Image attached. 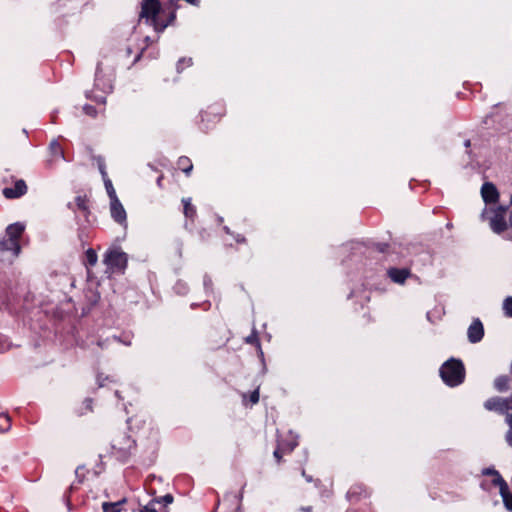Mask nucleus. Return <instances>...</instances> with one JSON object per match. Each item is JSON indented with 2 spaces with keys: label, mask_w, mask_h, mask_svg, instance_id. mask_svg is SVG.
Wrapping results in <instances>:
<instances>
[{
  "label": "nucleus",
  "mask_w": 512,
  "mask_h": 512,
  "mask_svg": "<svg viewBox=\"0 0 512 512\" xmlns=\"http://www.w3.org/2000/svg\"><path fill=\"white\" fill-rule=\"evenodd\" d=\"M49 147H50V150H51L52 154L55 157H61V158L64 157V151H63V148L61 147V145L59 144V142L52 141L50 143Z\"/></svg>",
  "instance_id": "nucleus-34"
},
{
  "label": "nucleus",
  "mask_w": 512,
  "mask_h": 512,
  "mask_svg": "<svg viewBox=\"0 0 512 512\" xmlns=\"http://www.w3.org/2000/svg\"><path fill=\"white\" fill-rule=\"evenodd\" d=\"M223 231L228 234V235H232L233 236V233L232 231L230 230V228L228 226H223Z\"/></svg>",
  "instance_id": "nucleus-51"
},
{
  "label": "nucleus",
  "mask_w": 512,
  "mask_h": 512,
  "mask_svg": "<svg viewBox=\"0 0 512 512\" xmlns=\"http://www.w3.org/2000/svg\"><path fill=\"white\" fill-rule=\"evenodd\" d=\"M98 256L96 253V250L93 248H89L85 251L84 258H83V264L89 268L93 267L97 264Z\"/></svg>",
  "instance_id": "nucleus-27"
},
{
  "label": "nucleus",
  "mask_w": 512,
  "mask_h": 512,
  "mask_svg": "<svg viewBox=\"0 0 512 512\" xmlns=\"http://www.w3.org/2000/svg\"><path fill=\"white\" fill-rule=\"evenodd\" d=\"M464 145H465V147H469V146H470V140H466V141L464 142Z\"/></svg>",
  "instance_id": "nucleus-55"
},
{
  "label": "nucleus",
  "mask_w": 512,
  "mask_h": 512,
  "mask_svg": "<svg viewBox=\"0 0 512 512\" xmlns=\"http://www.w3.org/2000/svg\"><path fill=\"white\" fill-rule=\"evenodd\" d=\"M503 311L508 317H512V296H509L503 301Z\"/></svg>",
  "instance_id": "nucleus-36"
},
{
  "label": "nucleus",
  "mask_w": 512,
  "mask_h": 512,
  "mask_svg": "<svg viewBox=\"0 0 512 512\" xmlns=\"http://www.w3.org/2000/svg\"><path fill=\"white\" fill-rule=\"evenodd\" d=\"M507 207L499 206L497 209L491 210L493 216L490 218V228L494 233L500 234L508 227L505 216Z\"/></svg>",
  "instance_id": "nucleus-11"
},
{
  "label": "nucleus",
  "mask_w": 512,
  "mask_h": 512,
  "mask_svg": "<svg viewBox=\"0 0 512 512\" xmlns=\"http://www.w3.org/2000/svg\"><path fill=\"white\" fill-rule=\"evenodd\" d=\"M224 115V108L220 104H213L202 110L197 121L198 128L207 133L214 129Z\"/></svg>",
  "instance_id": "nucleus-7"
},
{
  "label": "nucleus",
  "mask_w": 512,
  "mask_h": 512,
  "mask_svg": "<svg viewBox=\"0 0 512 512\" xmlns=\"http://www.w3.org/2000/svg\"><path fill=\"white\" fill-rule=\"evenodd\" d=\"M484 407L489 411H497L506 416V423L512 418V401L500 397H493L484 403Z\"/></svg>",
  "instance_id": "nucleus-8"
},
{
  "label": "nucleus",
  "mask_w": 512,
  "mask_h": 512,
  "mask_svg": "<svg viewBox=\"0 0 512 512\" xmlns=\"http://www.w3.org/2000/svg\"><path fill=\"white\" fill-rule=\"evenodd\" d=\"M107 194L110 198V201L114 200L115 198H118L116 195V191L113 187L112 181L109 178L103 179Z\"/></svg>",
  "instance_id": "nucleus-33"
},
{
  "label": "nucleus",
  "mask_w": 512,
  "mask_h": 512,
  "mask_svg": "<svg viewBox=\"0 0 512 512\" xmlns=\"http://www.w3.org/2000/svg\"><path fill=\"white\" fill-rule=\"evenodd\" d=\"M494 471H495L494 469H490V468H488V469H485V470L483 471V473H484V474H486V475H492V476H493V480H494V479H495V473H494Z\"/></svg>",
  "instance_id": "nucleus-49"
},
{
  "label": "nucleus",
  "mask_w": 512,
  "mask_h": 512,
  "mask_svg": "<svg viewBox=\"0 0 512 512\" xmlns=\"http://www.w3.org/2000/svg\"><path fill=\"white\" fill-rule=\"evenodd\" d=\"M132 53V49L130 47L127 48V55H130Z\"/></svg>",
  "instance_id": "nucleus-57"
},
{
  "label": "nucleus",
  "mask_w": 512,
  "mask_h": 512,
  "mask_svg": "<svg viewBox=\"0 0 512 512\" xmlns=\"http://www.w3.org/2000/svg\"><path fill=\"white\" fill-rule=\"evenodd\" d=\"M110 212L111 217L115 222H117L120 225H127V214L118 198H115L114 200L110 201Z\"/></svg>",
  "instance_id": "nucleus-16"
},
{
  "label": "nucleus",
  "mask_w": 512,
  "mask_h": 512,
  "mask_svg": "<svg viewBox=\"0 0 512 512\" xmlns=\"http://www.w3.org/2000/svg\"><path fill=\"white\" fill-rule=\"evenodd\" d=\"M28 191L26 182L23 179H18L14 183V187H5L2 194L6 199H18L24 196Z\"/></svg>",
  "instance_id": "nucleus-14"
},
{
  "label": "nucleus",
  "mask_w": 512,
  "mask_h": 512,
  "mask_svg": "<svg viewBox=\"0 0 512 512\" xmlns=\"http://www.w3.org/2000/svg\"><path fill=\"white\" fill-rule=\"evenodd\" d=\"M94 159L97 162V166H98L99 172L102 176V179L109 178L107 171H106V164H105L104 157L99 155V156L94 157Z\"/></svg>",
  "instance_id": "nucleus-31"
},
{
  "label": "nucleus",
  "mask_w": 512,
  "mask_h": 512,
  "mask_svg": "<svg viewBox=\"0 0 512 512\" xmlns=\"http://www.w3.org/2000/svg\"><path fill=\"white\" fill-rule=\"evenodd\" d=\"M439 373L443 382L450 387L462 384L465 379L464 365L460 359L456 358H450L444 362Z\"/></svg>",
  "instance_id": "nucleus-5"
},
{
  "label": "nucleus",
  "mask_w": 512,
  "mask_h": 512,
  "mask_svg": "<svg viewBox=\"0 0 512 512\" xmlns=\"http://www.w3.org/2000/svg\"><path fill=\"white\" fill-rule=\"evenodd\" d=\"M509 378L507 376H499L494 381V387L500 391H506L508 389Z\"/></svg>",
  "instance_id": "nucleus-30"
},
{
  "label": "nucleus",
  "mask_w": 512,
  "mask_h": 512,
  "mask_svg": "<svg viewBox=\"0 0 512 512\" xmlns=\"http://www.w3.org/2000/svg\"><path fill=\"white\" fill-rule=\"evenodd\" d=\"M150 41H151V40H150V37H149V36H146V37H145V42L147 43V45L150 43Z\"/></svg>",
  "instance_id": "nucleus-54"
},
{
  "label": "nucleus",
  "mask_w": 512,
  "mask_h": 512,
  "mask_svg": "<svg viewBox=\"0 0 512 512\" xmlns=\"http://www.w3.org/2000/svg\"><path fill=\"white\" fill-rule=\"evenodd\" d=\"M427 318L430 321V312L427 313Z\"/></svg>",
  "instance_id": "nucleus-61"
},
{
  "label": "nucleus",
  "mask_w": 512,
  "mask_h": 512,
  "mask_svg": "<svg viewBox=\"0 0 512 512\" xmlns=\"http://www.w3.org/2000/svg\"><path fill=\"white\" fill-rule=\"evenodd\" d=\"M90 234L91 229L89 226L84 225L78 228L77 236L83 248L89 243V239L91 238Z\"/></svg>",
  "instance_id": "nucleus-28"
},
{
  "label": "nucleus",
  "mask_w": 512,
  "mask_h": 512,
  "mask_svg": "<svg viewBox=\"0 0 512 512\" xmlns=\"http://www.w3.org/2000/svg\"><path fill=\"white\" fill-rule=\"evenodd\" d=\"M259 398H260L259 388L250 392L249 395H247L246 393L242 394L243 404L245 406L248 405V402L250 403V405L257 404L259 402Z\"/></svg>",
  "instance_id": "nucleus-29"
},
{
  "label": "nucleus",
  "mask_w": 512,
  "mask_h": 512,
  "mask_svg": "<svg viewBox=\"0 0 512 512\" xmlns=\"http://www.w3.org/2000/svg\"><path fill=\"white\" fill-rule=\"evenodd\" d=\"M87 470L84 466H78L75 470L76 482L72 483L69 487V493L71 494L74 490L78 489L86 477Z\"/></svg>",
  "instance_id": "nucleus-24"
},
{
  "label": "nucleus",
  "mask_w": 512,
  "mask_h": 512,
  "mask_svg": "<svg viewBox=\"0 0 512 512\" xmlns=\"http://www.w3.org/2000/svg\"><path fill=\"white\" fill-rule=\"evenodd\" d=\"M75 208L72 206V203L68 204V207L72 210H78L82 213L85 220L89 223L88 217L91 214L90 207H89V199L87 195H78L75 197Z\"/></svg>",
  "instance_id": "nucleus-19"
},
{
  "label": "nucleus",
  "mask_w": 512,
  "mask_h": 512,
  "mask_svg": "<svg viewBox=\"0 0 512 512\" xmlns=\"http://www.w3.org/2000/svg\"><path fill=\"white\" fill-rule=\"evenodd\" d=\"M11 251L14 254V247L9 243L6 237L0 238V253Z\"/></svg>",
  "instance_id": "nucleus-38"
},
{
  "label": "nucleus",
  "mask_w": 512,
  "mask_h": 512,
  "mask_svg": "<svg viewBox=\"0 0 512 512\" xmlns=\"http://www.w3.org/2000/svg\"><path fill=\"white\" fill-rule=\"evenodd\" d=\"M354 297H357V292H356L355 290H352V291L349 293L348 298H349V299H352V298H354Z\"/></svg>",
  "instance_id": "nucleus-52"
},
{
  "label": "nucleus",
  "mask_w": 512,
  "mask_h": 512,
  "mask_svg": "<svg viewBox=\"0 0 512 512\" xmlns=\"http://www.w3.org/2000/svg\"><path fill=\"white\" fill-rule=\"evenodd\" d=\"M300 510L303 512H312L313 508H312V506H306V507H301Z\"/></svg>",
  "instance_id": "nucleus-50"
},
{
  "label": "nucleus",
  "mask_w": 512,
  "mask_h": 512,
  "mask_svg": "<svg viewBox=\"0 0 512 512\" xmlns=\"http://www.w3.org/2000/svg\"><path fill=\"white\" fill-rule=\"evenodd\" d=\"M217 222L218 224H221L223 222V218L221 216H217Z\"/></svg>",
  "instance_id": "nucleus-53"
},
{
  "label": "nucleus",
  "mask_w": 512,
  "mask_h": 512,
  "mask_svg": "<svg viewBox=\"0 0 512 512\" xmlns=\"http://www.w3.org/2000/svg\"><path fill=\"white\" fill-rule=\"evenodd\" d=\"M83 112L87 115V116H90L92 118H95L98 114V111L96 109L95 106L93 105H90V104H85L83 106Z\"/></svg>",
  "instance_id": "nucleus-39"
},
{
  "label": "nucleus",
  "mask_w": 512,
  "mask_h": 512,
  "mask_svg": "<svg viewBox=\"0 0 512 512\" xmlns=\"http://www.w3.org/2000/svg\"><path fill=\"white\" fill-rule=\"evenodd\" d=\"M274 458L276 459V462L280 464L282 462L283 456L285 455L281 449L276 447V449L273 452Z\"/></svg>",
  "instance_id": "nucleus-43"
},
{
  "label": "nucleus",
  "mask_w": 512,
  "mask_h": 512,
  "mask_svg": "<svg viewBox=\"0 0 512 512\" xmlns=\"http://www.w3.org/2000/svg\"><path fill=\"white\" fill-rule=\"evenodd\" d=\"M25 230V226L20 223L16 222L13 224H10L6 228V235L7 240L10 244H12V247H14V256H18L21 252V246H20V238Z\"/></svg>",
  "instance_id": "nucleus-10"
},
{
  "label": "nucleus",
  "mask_w": 512,
  "mask_h": 512,
  "mask_svg": "<svg viewBox=\"0 0 512 512\" xmlns=\"http://www.w3.org/2000/svg\"><path fill=\"white\" fill-rule=\"evenodd\" d=\"M83 403L85 405L86 410L92 411V403H93L92 398H90V397L85 398Z\"/></svg>",
  "instance_id": "nucleus-45"
},
{
  "label": "nucleus",
  "mask_w": 512,
  "mask_h": 512,
  "mask_svg": "<svg viewBox=\"0 0 512 512\" xmlns=\"http://www.w3.org/2000/svg\"><path fill=\"white\" fill-rule=\"evenodd\" d=\"M180 5L177 0H142L140 3L139 21L151 26L156 33H162L176 21V13Z\"/></svg>",
  "instance_id": "nucleus-1"
},
{
  "label": "nucleus",
  "mask_w": 512,
  "mask_h": 512,
  "mask_svg": "<svg viewBox=\"0 0 512 512\" xmlns=\"http://www.w3.org/2000/svg\"><path fill=\"white\" fill-rule=\"evenodd\" d=\"M174 501V496L170 493L152 498L139 512H169L167 506Z\"/></svg>",
  "instance_id": "nucleus-9"
},
{
  "label": "nucleus",
  "mask_w": 512,
  "mask_h": 512,
  "mask_svg": "<svg viewBox=\"0 0 512 512\" xmlns=\"http://www.w3.org/2000/svg\"><path fill=\"white\" fill-rule=\"evenodd\" d=\"M301 475L305 478V480L307 482H314L315 486H318L321 484V480L320 479H313V477L311 475H308L305 471L304 468H302L301 470Z\"/></svg>",
  "instance_id": "nucleus-41"
},
{
  "label": "nucleus",
  "mask_w": 512,
  "mask_h": 512,
  "mask_svg": "<svg viewBox=\"0 0 512 512\" xmlns=\"http://www.w3.org/2000/svg\"><path fill=\"white\" fill-rule=\"evenodd\" d=\"M509 430L506 433V442L512 447V418L508 420Z\"/></svg>",
  "instance_id": "nucleus-42"
},
{
  "label": "nucleus",
  "mask_w": 512,
  "mask_h": 512,
  "mask_svg": "<svg viewBox=\"0 0 512 512\" xmlns=\"http://www.w3.org/2000/svg\"><path fill=\"white\" fill-rule=\"evenodd\" d=\"M363 298H364L365 300H369V296H367V295H364V296H363Z\"/></svg>",
  "instance_id": "nucleus-60"
},
{
  "label": "nucleus",
  "mask_w": 512,
  "mask_h": 512,
  "mask_svg": "<svg viewBox=\"0 0 512 512\" xmlns=\"http://www.w3.org/2000/svg\"><path fill=\"white\" fill-rule=\"evenodd\" d=\"M163 180H164V175L163 174H160L156 180V183H157V186L159 188H163Z\"/></svg>",
  "instance_id": "nucleus-47"
},
{
  "label": "nucleus",
  "mask_w": 512,
  "mask_h": 512,
  "mask_svg": "<svg viewBox=\"0 0 512 512\" xmlns=\"http://www.w3.org/2000/svg\"><path fill=\"white\" fill-rule=\"evenodd\" d=\"M481 195L485 203H495L499 198L496 186L490 182H486L482 185Z\"/></svg>",
  "instance_id": "nucleus-20"
},
{
  "label": "nucleus",
  "mask_w": 512,
  "mask_h": 512,
  "mask_svg": "<svg viewBox=\"0 0 512 512\" xmlns=\"http://www.w3.org/2000/svg\"><path fill=\"white\" fill-rule=\"evenodd\" d=\"M11 348V343L8 341L7 338H1L0 337V352H6Z\"/></svg>",
  "instance_id": "nucleus-40"
},
{
  "label": "nucleus",
  "mask_w": 512,
  "mask_h": 512,
  "mask_svg": "<svg viewBox=\"0 0 512 512\" xmlns=\"http://www.w3.org/2000/svg\"><path fill=\"white\" fill-rule=\"evenodd\" d=\"M298 446V437L291 432L285 437L277 438V446L284 454H290Z\"/></svg>",
  "instance_id": "nucleus-17"
},
{
  "label": "nucleus",
  "mask_w": 512,
  "mask_h": 512,
  "mask_svg": "<svg viewBox=\"0 0 512 512\" xmlns=\"http://www.w3.org/2000/svg\"><path fill=\"white\" fill-rule=\"evenodd\" d=\"M233 237H234L235 241L239 244H244L247 241L245 236H243L241 234H236V235L233 234Z\"/></svg>",
  "instance_id": "nucleus-46"
},
{
  "label": "nucleus",
  "mask_w": 512,
  "mask_h": 512,
  "mask_svg": "<svg viewBox=\"0 0 512 512\" xmlns=\"http://www.w3.org/2000/svg\"><path fill=\"white\" fill-rule=\"evenodd\" d=\"M488 211L487 210H484L483 213H482V218L484 219L487 215Z\"/></svg>",
  "instance_id": "nucleus-56"
},
{
  "label": "nucleus",
  "mask_w": 512,
  "mask_h": 512,
  "mask_svg": "<svg viewBox=\"0 0 512 512\" xmlns=\"http://www.w3.org/2000/svg\"><path fill=\"white\" fill-rule=\"evenodd\" d=\"M198 234H199L200 239L202 241L206 242L211 239V237L213 235V230H212V228H201L198 231Z\"/></svg>",
  "instance_id": "nucleus-37"
},
{
  "label": "nucleus",
  "mask_w": 512,
  "mask_h": 512,
  "mask_svg": "<svg viewBox=\"0 0 512 512\" xmlns=\"http://www.w3.org/2000/svg\"><path fill=\"white\" fill-rule=\"evenodd\" d=\"M128 430L132 432H138L141 429H145L147 426L148 437L145 449L141 456V463L145 466L153 465L158 457V451L160 446V433L158 429L151 427L150 423L138 415H134L127 419Z\"/></svg>",
  "instance_id": "nucleus-2"
},
{
  "label": "nucleus",
  "mask_w": 512,
  "mask_h": 512,
  "mask_svg": "<svg viewBox=\"0 0 512 512\" xmlns=\"http://www.w3.org/2000/svg\"><path fill=\"white\" fill-rule=\"evenodd\" d=\"M388 275L391 280L397 284H403L405 280L411 275L410 270L407 268H390Z\"/></svg>",
  "instance_id": "nucleus-21"
},
{
  "label": "nucleus",
  "mask_w": 512,
  "mask_h": 512,
  "mask_svg": "<svg viewBox=\"0 0 512 512\" xmlns=\"http://www.w3.org/2000/svg\"><path fill=\"white\" fill-rule=\"evenodd\" d=\"M99 296H95V300L93 301V304H96L98 302Z\"/></svg>",
  "instance_id": "nucleus-58"
},
{
  "label": "nucleus",
  "mask_w": 512,
  "mask_h": 512,
  "mask_svg": "<svg viewBox=\"0 0 512 512\" xmlns=\"http://www.w3.org/2000/svg\"><path fill=\"white\" fill-rule=\"evenodd\" d=\"M0 417L4 418V423L0 424V432L5 433L11 428V418L7 413H1Z\"/></svg>",
  "instance_id": "nucleus-35"
},
{
  "label": "nucleus",
  "mask_w": 512,
  "mask_h": 512,
  "mask_svg": "<svg viewBox=\"0 0 512 512\" xmlns=\"http://www.w3.org/2000/svg\"><path fill=\"white\" fill-rule=\"evenodd\" d=\"M106 380H108V376H105V377H104L102 373H99V374L97 375V382H98L99 387L104 386V382H105Z\"/></svg>",
  "instance_id": "nucleus-44"
},
{
  "label": "nucleus",
  "mask_w": 512,
  "mask_h": 512,
  "mask_svg": "<svg viewBox=\"0 0 512 512\" xmlns=\"http://www.w3.org/2000/svg\"><path fill=\"white\" fill-rule=\"evenodd\" d=\"M377 278H380V275H377ZM379 284L380 281L376 279V274L372 269L365 272L363 286L366 289H377Z\"/></svg>",
  "instance_id": "nucleus-23"
},
{
  "label": "nucleus",
  "mask_w": 512,
  "mask_h": 512,
  "mask_svg": "<svg viewBox=\"0 0 512 512\" xmlns=\"http://www.w3.org/2000/svg\"><path fill=\"white\" fill-rule=\"evenodd\" d=\"M484 336L483 324L479 319L473 320L467 330V337L469 342L478 343Z\"/></svg>",
  "instance_id": "nucleus-18"
},
{
  "label": "nucleus",
  "mask_w": 512,
  "mask_h": 512,
  "mask_svg": "<svg viewBox=\"0 0 512 512\" xmlns=\"http://www.w3.org/2000/svg\"><path fill=\"white\" fill-rule=\"evenodd\" d=\"M177 166L182 172L186 174V176H189L193 170L192 161L187 156L179 157L177 161Z\"/></svg>",
  "instance_id": "nucleus-26"
},
{
  "label": "nucleus",
  "mask_w": 512,
  "mask_h": 512,
  "mask_svg": "<svg viewBox=\"0 0 512 512\" xmlns=\"http://www.w3.org/2000/svg\"><path fill=\"white\" fill-rule=\"evenodd\" d=\"M103 262L113 273L124 274L128 266V255L121 247L111 246L104 253Z\"/></svg>",
  "instance_id": "nucleus-6"
},
{
  "label": "nucleus",
  "mask_w": 512,
  "mask_h": 512,
  "mask_svg": "<svg viewBox=\"0 0 512 512\" xmlns=\"http://www.w3.org/2000/svg\"><path fill=\"white\" fill-rule=\"evenodd\" d=\"M145 49L146 48H142L141 51L135 56L133 64L137 63L141 59Z\"/></svg>",
  "instance_id": "nucleus-48"
},
{
  "label": "nucleus",
  "mask_w": 512,
  "mask_h": 512,
  "mask_svg": "<svg viewBox=\"0 0 512 512\" xmlns=\"http://www.w3.org/2000/svg\"><path fill=\"white\" fill-rule=\"evenodd\" d=\"M127 502L126 498H123L117 502H104L102 504L103 512H121L123 505Z\"/></svg>",
  "instance_id": "nucleus-25"
},
{
  "label": "nucleus",
  "mask_w": 512,
  "mask_h": 512,
  "mask_svg": "<svg viewBox=\"0 0 512 512\" xmlns=\"http://www.w3.org/2000/svg\"><path fill=\"white\" fill-rule=\"evenodd\" d=\"M370 496V491L363 484L356 483L352 485L346 493V498L351 505H356L366 501Z\"/></svg>",
  "instance_id": "nucleus-12"
},
{
  "label": "nucleus",
  "mask_w": 512,
  "mask_h": 512,
  "mask_svg": "<svg viewBox=\"0 0 512 512\" xmlns=\"http://www.w3.org/2000/svg\"><path fill=\"white\" fill-rule=\"evenodd\" d=\"M495 479L492 480V483L495 486L499 487V492L502 497L503 503L505 507L512 511V493L509 492V487L506 481L502 478V476L498 473V471H494Z\"/></svg>",
  "instance_id": "nucleus-13"
},
{
  "label": "nucleus",
  "mask_w": 512,
  "mask_h": 512,
  "mask_svg": "<svg viewBox=\"0 0 512 512\" xmlns=\"http://www.w3.org/2000/svg\"><path fill=\"white\" fill-rule=\"evenodd\" d=\"M114 73L105 72L102 63H98L95 72L94 88L86 92V98L104 104L107 94L113 91Z\"/></svg>",
  "instance_id": "nucleus-4"
},
{
  "label": "nucleus",
  "mask_w": 512,
  "mask_h": 512,
  "mask_svg": "<svg viewBox=\"0 0 512 512\" xmlns=\"http://www.w3.org/2000/svg\"><path fill=\"white\" fill-rule=\"evenodd\" d=\"M193 61L192 58H180L176 64V69L178 73H181L185 68L192 66Z\"/></svg>",
  "instance_id": "nucleus-32"
},
{
  "label": "nucleus",
  "mask_w": 512,
  "mask_h": 512,
  "mask_svg": "<svg viewBox=\"0 0 512 512\" xmlns=\"http://www.w3.org/2000/svg\"><path fill=\"white\" fill-rule=\"evenodd\" d=\"M227 340H228L227 338H226V339H224V340L222 341V343H221L219 346L224 345V344L226 343V341H227Z\"/></svg>",
  "instance_id": "nucleus-59"
},
{
  "label": "nucleus",
  "mask_w": 512,
  "mask_h": 512,
  "mask_svg": "<svg viewBox=\"0 0 512 512\" xmlns=\"http://www.w3.org/2000/svg\"><path fill=\"white\" fill-rule=\"evenodd\" d=\"M137 451L136 440L124 430L113 432L110 440L109 455L116 461L126 464Z\"/></svg>",
  "instance_id": "nucleus-3"
},
{
  "label": "nucleus",
  "mask_w": 512,
  "mask_h": 512,
  "mask_svg": "<svg viewBox=\"0 0 512 512\" xmlns=\"http://www.w3.org/2000/svg\"><path fill=\"white\" fill-rule=\"evenodd\" d=\"M244 342L246 344H250L255 347L257 356L262 364V370H263V372H265L266 371L265 356H264V352L262 350L259 333L256 330V328H253L250 335H248L247 337L244 338Z\"/></svg>",
  "instance_id": "nucleus-15"
},
{
  "label": "nucleus",
  "mask_w": 512,
  "mask_h": 512,
  "mask_svg": "<svg viewBox=\"0 0 512 512\" xmlns=\"http://www.w3.org/2000/svg\"><path fill=\"white\" fill-rule=\"evenodd\" d=\"M182 204L185 217L193 224L197 216L196 207L191 203V198H183Z\"/></svg>",
  "instance_id": "nucleus-22"
}]
</instances>
